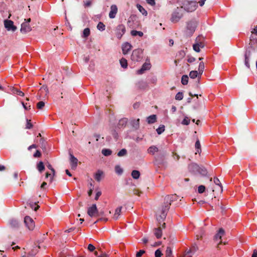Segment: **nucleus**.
I'll return each instance as SVG.
<instances>
[{
	"instance_id": "1",
	"label": "nucleus",
	"mask_w": 257,
	"mask_h": 257,
	"mask_svg": "<svg viewBox=\"0 0 257 257\" xmlns=\"http://www.w3.org/2000/svg\"><path fill=\"white\" fill-rule=\"evenodd\" d=\"M177 196L176 194L166 196L164 199V204L162 205V219L166 218L168 211L169 210L171 203L176 200Z\"/></svg>"
},
{
	"instance_id": "2",
	"label": "nucleus",
	"mask_w": 257,
	"mask_h": 257,
	"mask_svg": "<svg viewBox=\"0 0 257 257\" xmlns=\"http://www.w3.org/2000/svg\"><path fill=\"white\" fill-rule=\"evenodd\" d=\"M188 170L193 175L200 174L202 176L206 175L207 172L204 167H200L196 163H191L188 165Z\"/></svg>"
},
{
	"instance_id": "3",
	"label": "nucleus",
	"mask_w": 257,
	"mask_h": 257,
	"mask_svg": "<svg viewBox=\"0 0 257 257\" xmlns=\"http://www.w3.org/2000/svg\"><path fill=\"white\" fill-rule=\"evenodd\" d=\"M198 25V22L195 20H191L187 24L186 33L189 35L192 36L195 31Z\"/></svg>"
},
{
	"instance_id": "4",
	"label": "nucleus",
	"mask_w": 257,
	"mask_h": 257,
	"mask_svg": "<svg viewBox=\"0 0 257 257\" xmlns=\"http://www.w3.org/2000/svg\"><path fill=\"white\" fill-rule=\"evenodd\" d=\"M143 57V50L141 49H135L133 51L131 59L134 62L140 61Z\"/></svg>"
},
{
	"instance_id": "5",
	"label": "nucleus",
	"mask_w": 257,
	"mask_h": 257,
	"mask_svg": "<svg viewBox=\"0 0 257 257\" xmlns=\"http://www.w3.org/2000/svg\"><path fill=\"white\" fill-rule=\"evenodd\" d=\"M183 17V14L181 9L177 8L172 13L171 21L173 23H177L180 21Z\"/></svg>"
},
{
	"instance_id": "6",
	"label": "nucleus",
	"mask_w": 257,
	"mask_h": 257,
	"mask_svg": "<svg viewBox=\"0 0 257 257\" xmlns=\"http://www.w3.org/2000/svg\"><path fill=\"white\" fill-rule=\"evenodd\" d=\"M203 38L202 36H198L195 40V43L193 44V48L194 51L199 52L200 51V48H202L204 47V44L202 42Z\"/></svg>"
},
{
	"instance_id": "7",
	"label": "nucleus",
	"mask_w": 257,
	"mask_h": 257,
	"mask_svg": "<svg viewBox=\"0 0 257 257\" xmlns=\"http://www.w3.org/2000/svg\"><path fill=\"white\" fill-rule=\"evenodd\" d=\"M125 27L122 24L118 25L115 29V34L118 39H120L125 33Z\"/></svg>"
},
{
	"instance_id": "8",
	"label": "nucleus",
	"mask_w": 257,
	"mask_h": 257,
	"mask_svg": "<svg viewBox=\"0 0 257 257\" xmlns=\"http://www.w3.org/2000/svg\"><path fill=\"white\" fill-rule=\"evenodd\" d=\"M25 22L21 25V31L22 33H26L31 30V28L29 24V23L31 22V19H25Z\"/></svg>"
},
{
	"instance_id": "9",
	"label": "nucleus",
	"mask_w": 257,
	"mask_h": 257,
	"mask_svg": "<svg viewBox=\"0 0 257 257\" xmlns=\"http://www.w3.org/2000/svg\"><path fill=\"white\" fill-rule=\"evenodd\" d=\"M87 213L90 217L98 216V212L96 204H93L87 209Z\"/></svg>"
},
{
	"instance_id": "10",
	"label": "nucleus",
	"mask_w": 257,
	"mask_h": 257,
	"mask_svg": "<svg viewBox=\"0 0 257 257\" xmlns=\"http://www.w3.org/2000/svg\"><path fill=\"white\" fill-rule=\"evenodd\" d=\"M24 222L27 227L30 230H33L35 226V222L33 219L29 216H26L24 219Z\"/></svg>"
},
{
	"instance_id": "11",
	"label": "nucleus",
	"mask_w": 257,
	"mask_h": 257,
	"mask_svg": "<svg viewBox=\"0 0 257 257\" xmlns=\"http://www.w3.org/2000/svg\"><path fill=\"white\" fill-rule=\"evenodd\" d=\"M4 25L8 31L15 32L17 30V27L14 25V22L11 20H5Z\"/></svg>"
},
{
	"instance_id": "12",
	"label": "nucleus",
	"mask_w": 257,
	"mask_h": 257,
	"mask_svg": "<svg viewBox=\"0 0 257 257\" xmlns=\"http://www.w3.org/2000/svg\"><path fill=\"white\" fill-rule=\"evenodd\" d=\"M49 90L47 86L43 85L41 87L38 91V95L39 96V99H40L42 98H44L47 96Z\"/></svg>"
},
{
	"instance_id": "13",
	"label": "nucleus",
	"mask_w": 257,
	"mask_h": 257,
	"mask_svg": "<svg viewBox=\"0 0 257 257\" xmlns=\"http://www.w3.org/2000/svg\"><path fill=\"white\" fill-rule=\"evenodd\" d=\"M198 249L197 245L196 244H193L189 250L185 252L184 257H191Z\"/></svg>"
},
{
	"instance_id": "14",
	"label": "nucleus",
	"mask_w": 257,
	"mask_h": 257,
	"mask_svg": "<svg viewBox=\"0 0 257 257\" xmlns=\"http://www.w3.org/2000/svg\"><path fill=\"white\" fill-rule=\"evenodd\" d=\"M151 68V64L149 62H145L142 66V68L138 70L137 72L138 74H142L145 71L149 70Z\"/></svg>"
},
{
	"instance_id": "15",
	"label": "nucleus",
	"mask_w": 257,
	"mask_h": 257,
	"mask_svg": "<svg viewBox=\"0 0 257 257\" xmlns=\"http://www.w3.org/2000/svg\"><path fill=\"white\" fill-rule=\"evenodd\" d=\"M132 48V46L130 43L128 42L123 43L121 47L122 53L124 55L127 54L128 52L131 50Z\"/></svg>"
},
{
	"instance_id": "16",
	"label": "nucleus",
	"mask_w": 257,
	"mask_h": 257,
	"mask_svg": "<svg viewBox=\"0 0 257 257\" xmlns=\"http://www.w3.org/2000/svg\"><path fill=\"white\" fill-rule=\"evenodd\" d=\"M70 165L72 169L75 170L77 166L78 159L75 158L72 154H70Z\"/></svg>"
},
{
	"instance_id": "17",
	"label": "nucleus",
	"mask_w": 257,
	"mask_h": 257,
	"mask_svg": "<svg viewBox=\"0 0 257 257\" xmlns=\"http://www.w3.org/2000/svg\"><path fill=\"white\" fill-rule=\"evenodd\" d=\"M117 13V8L116 5H112L110 7V11L109 13V17L110 19L114 18Z\"/></svg>"
},
{
	"instance_id": "18",
	"label": "nucleus",
	"mask_w": 257,
	"mask_h": 257,
	"mask_svg": "<svg viewBox=\"0 0 257 257\" xmlns=\"http://www.w3.org/2000/svg\"><path fill=\"white\" fill-rule=\"evenodd\" d=\"M225 234V231L224 229L222 228H220L218 231V232L215 234L214 236V239L216 240H221V237Z\"/></svg>"
},
{
	"instance_id": "19",
	"label": "nucleus",
	"mask_w": 257,
	"mask_h": 257,
	"mask_svg": "<svg viewBox=\"0 0 257 257\" xmlns=\"http://www.w3.org/2000/svg\"><path fill=\"white\" fill-rule=\"evenodd\" d=\"M127 122V119L126 118H123L120 119L119 120V122L117 124L118 128H121L124 127L126 125Z\"/></svg>"
},
{
	"instance_id": "20",
	"label": "nucleus",
	"mask_w": 257,
	"mask_h": 257,
	"mask_svg": "<svg viewBox=\"0 0 257 257\" xmlns=\"http://www.w3.org/2000/svg\"><path fill=\"white\" fill-rule=\"evenodd\" d=\"M154 165L156 171L159 172L161 166V162L159 159L155 158V160L154 162Z\"/></svg>"
},
{
	"instance_id": "21",
	"label": "nucleus",
	"mask_w": 257,
	"mask_h": 257,
	"mask_svg": "<svg viewBox=\"0 0 257 257\" xmlns=\"http://www.w3.org/2000/svg\"><path fill=\"white\" fill-rule=\"evenodd\" d=\"M121 209L122 207H119L115 209V213L113 216V218L114 219L116 220L118 219L119 216L120 214Z\"/></svg>"
},
{
	"instance_id": "22",
	"label": "nucleus",
	"mask_w": 257,
	"mask_h": 257,
	"mask_svg": "<svg viewBox=\"0 0 257 257\" xmlns=\"http://www.w3.org/2000/svg\"><path fill=\"white\" fill-rule=\"evenodd\" d=\"M158 148L154 146L150 147L148 150V153L152 155H154L155 153L158 152Z\"/></svg>"
},
{
	"instance_id": "23",
	"label": "nucleus",
	"mask_w": 257,
	"mask_h": 257,
	"mask_svg": "<svg viewBox=\"0 0 257 257\" xmlns=\"http://www.w3.org/2000/svg\"><path fill=\"white\" fill-rule=\"evenodd\" d=\"M103 174V173L102 171H101L100 170L97 171L94 176L95 179L96 181L99 182L101 179V177L102 176Z\"/></svg>"
},
{
	"instance_id": "24",
	"label": "nucleus",
	"mask_w": 257,
	"mask_h": 257,
	"mask_svg": "<svg viewBox=\"0 0 257 257\" xmlns=\"http://www.w3.org/2000/svg\"><path fill=\"white\" fill-rule=\"evenodd\" d=\"M189 5L191 6V8H187V10L188 11L192 12V11H195L196 9L197 3L196 2H192L189 4Z\"/></svg>"
},
{
	"instance_id": "25",
	"label": "nucleus",
	"mask_w": 257,
	"mask_h": 257,
	"mask_svg": "<svg viewBox=\"0 0 257 257\" xmlns=\"http://www.w3.org/2000/svg\"><path fill=\"white\" fill-rule=\"evenodd\" d=\"M249 55H250V52H248V53L246 52L245 53V61H244V63H245V66L247 68H248L250 67L249 63Z\"/></svg>"
},
{
	"instance_id": "26",
	"label": "nucleus",
	"mask_w": 257,
	"mask_h": 257,
	"mask_svg": "<svg viewBox=\"0 0 257 257\" xmlns=\"http://www.w3.org/2000/svg\"><path fill=\"white\" fill-rule=\"evenodd\" d=\"M156 120V115L155 114L151 115L148 117L147 121L148 123H153Z\"/></svg>"
},
{
	"instance_id": "27",
	"label": "nucleus",
	"mask_w": 257,
	"mask_h": 257,
	"mask_svg": "<svg viewBox=\"0 0 257 257\" xmlns=\"http://www.w3.org/2000/svg\"><path fill=\"white\" fill-rule=\"evenodd\" d=\"M132 176L135 179H138L140 176V173L139 171L133 170L132 172Z\"/></svg>"
},
{
	"instance_id": "28",
	"label": "nucleus",
	"mask_w": 257,
	"mask_h": 257,
	"mask_svg": "<svg viewBox=\"0 0 257 257\" xmlns=\"http://www.w3.org/2000/svg\"><path fill=\"white\" fill-rule=\"evenodd\" d=\"M131 34L133 36H139L140 37H142L144 35L143 33L141 31H138L136 30H132L131 32Z\"/></svg>"
},
{
	"instance_id": "29",
	"label": "nucleus",
	"mask_w": 257,
	"mask_h": 257,
	"mask_svg": "<svg viewBox=\"0 0 257 257\" xmlns=\"http://www.w3.org/2000/svg\"><path fill=\"white\" fill-rule=\"evenodd\" d=\"M137 7L143 15L146 16L147 15V11L142 6L140 5H137Z\"/></svg>"
},
{
	"instance_id": "30",
	"label": "nucleus",
	"mask_w": 257,
	"mask_h": 257,
	"mask_svg": "<svg viewBox=\"0 0 257 257\" xmlns=\"http://www.w3.org/2000/svg\"><path fill=\"white\" fill-rule=\"evenodd\" d=\"M188 77L186 75H184L181 78V83L183 85H187L188 82Z\"/></svg>"
},
{
	"instance_id": "31",
	"label": "nucleus",
	"mask_w": 257,
	"mask_h": 257,
	"mask_svg": "<svg viewBox=\"0 0 257 257\" xmlns=\"http://www.w3.org/2000/svg\"><path fill=\"white\" fill-rule=\"evenodd\" d=\"M37 168L40 172H42L43 171H44L45 169V166L44 165L43 163L42 162H40L37 164Z\"/></svg>"
},
{
	"instance_id": "32",
	"label": "nucleus",
	"mask_w": 257,
	"mask_h": 257,
	"mask_svg": "<svg viewBox=\"0 0 257 257\" xmlns=\"http://www.w3.org/2000/svg\"><path fill=\"white\" fill-rule=\"evenodd\" d=\"M120 64L121 66L122 67L124 68H127V60L122 58H121L120 60Z\"/></svg>"
},
{
	"instance_id": "33",
	"label": "nucleus",
	"mask_w": 257,
	"mask_h": 257,
	"mask_svg": "<svg viewBox=\"0 0 257 257\" xmlns=\"http://www.w3.org/2000/svg\"><path fill=\"white\" fill-rule=\"evenodd\" d=\"M195 148L197 152L196 154H197V153H200L201 152V145L198 140H197L195 143Z\"/></svg>"
},
{
	"instance_id": "34",
	"label": "nucleus",
	"mask_w": 257,
	"mask_h": 257,
	"mask_svg": "<svg viewBox=\"0 0 257 257\" xmlns=\"http://www.w3.org/2000/svg\"><path fill=\"white\" fill-rule=\"evenodd\" d=\"M47 167L48 169H49L52 171V173L53 174V176L51 177V178H50V182H52L53 180V177L55 176V170L53 169V168L50 164H49L48 165H47Z\"/></svg>"
},
{
	"instance_id": "35",
	"label": "nucleus",
	"mask_w": 257,
	"mask_h": 257,
	"mask_svg": "<svg viewBox=\"0 0 257 257\" xmlns=\"http://www.w3.org/2000/svg\"><path fill=\"white\" fill-rule=\"evenodd\" d=\"M111 153V151L109 149H104L102 150V154L105 156L110 155Z\"/></svg>"
},
{
	"instance_id": "36",
	"label": "nucleus",
	"mask_w": 257,
	"mask_h": 257,
	"mask_svg": "<svg viewBox=\"0 0 257 257\" xmlns=\"http://www.w3.org/2000/svg\"><path fill=\"white\" fill-rule=\"evenodd\" d=\"M198 74L197 71H191L189 73V76L191 78L194 79L197 77Z\"/></svg>"
},
{
	"instance_id": "37",
	"label": "nucleus",
	"mask_w": 257,
	"mask_h": 257,
	"mask_svg": "<svg viewBox=\"0 0 257 257\" xmlns=\"http://www.w3.org/2000/svg\"><path fill=\"white\" fill-rule=\"evenodd\" d=\"M204 69V64L203 62H201L199 63V67H198L199 73L200 74V75H201L202 73H203Z\"/></svg>"
},
{
	"instance_id": "38",
	"label": "nucleus",
	"mask_w": 257,
	"mask_h": 257,
	"mask_svg": "<svg viewBox=\"0 0 257 257\" xmlns=\"http://www.w3.org/2000/svg\"><path fill=\"white\" fill-rule=\"evenodd\" d=\"M166 257H173L172 256V250L170 247L167 248L166 251Z\"/></svg>"
},
{
	"instance_id": "39",
	"label": "nucleus",
	"mask_w": 257,
	"mask_h": 257,
	"mask_svg": "<svg viewBox=\"0 0 257 257\" xmlns=\"http://www.w3.org/2000/svg\"><path fill=\"white\" fill-rule=\"evenodd\" d=\"M97 28L101 31H103L105 30V26L103 24V23L102 22H99L97 26Z\"/></svg>"
},
{
	"instance_id": "40",
	"label": "nucleus",
	"mask_w": 257,
	"mask_h": 257,
	"mask_svg": "<svg viewBox=\"0 0 257 257\" xmlns=\"http://www.w3.org/2000/svg\"><path fill=\"white\" fill-rule=\"evenodd\" d=\"M90 35V30L89 28H85L83 32L82 37L84 38L87 37Z\"/></svg>"
},
{
	"instance_id": "41",
	"label": "nucleus",
	"mask_w": 257,
	"mask_h": 257,
	"mask_svg": "<svg viewBox=\"0 0 257 257\" xmlns=\"http://www.w3.org/2000/svg\"><path fill=\"white\" fill-rule=\"evenodd\" d=\"M154 234L158 238H159L161 237V229L160 227L155 229Z\"/></svg>"
},
{
	"instance_id": "42",
	"label": "nucleus",
	"mask_w": 257,
	"mask_h": 257,
	"mask_svg": "<svg viewBox=\"0 0 257 257\" xmlns=\"http://www.w3.org/2000/svg\"><path fill=\"white\" fill-rule=\"evenodd\" d=\"M115 171L117 174L120 175L122 173L123 170L119 165H117L115 167Z\"/></svg>"
},
{
	"instance_id": "43",
	"label": "nucleus",
	"mask_w": 257,
	"mask_h": 257,
	"mask_svg": "<svg viewBox=\"0 0 257 257\" xmlns=\"http://www.w3.org/2000/svg\"><path fill=\"white\" fill-rule=\"evenodd\" d=\"M126 150L125 149H122L117 153V156L118 157H122L126 155Z\"/></svg>"
},
{
	"instance_id": "44",
	"label": "nucleus",
	"mask_w": 257,
	"mask_h": 257,
	"mask_svg": "<svg viewBox=\"0 0 257 257\" xmlns=\"http://www.w3.org/2000/svg\"><path fill=\"white\" fill-rule=\"evenodd\" d=\"M13 92L14 94H16L17 95H20L22 96H24L25 95L24 92H23L22 91H21L17 89H13Z\"/></svg>"
},
{
	"instance_id": "45",
	"label": "nucleus",
	"mask_w": 257,
	"mask_h": 257,
	"mask_svg": "<svg viewBox=\"0 0 257 257\" xmlns=\"http://www.w3.org/2000/svg\"><path fill=\"white\" fill-rule=\"evenodd\" d=\"M183 98V94L182 92H178L176 96H175V99L176 100H181Z\"/></svg>"
},
{
	"instance_id": "46",
	"label": "nucleus",
	"mask_w": 257,
	"mask_h": 257,
	"mask_svg": "<svg viewBox=\"0 0 257 257\" xmlns=\"http://www.w3.org/2000/svg\"><path fill=\"white\" fill-rule=\"evenodd\" d=\"M139 121L140 119L138 118L136 120H134L132 122V125L133 127H134L136 128H138L139 126Z\"/></svg>"
},
{
	"instance_id": "47",
	"label": "nucleus",
	"mask_w": 257,
	"mask_h": 257,
	"mask_svg": "<svg viewBox=\"0 0 257 257\" xmlns=\"http://www.w3.org/2000/svg\"><path fill=\"white\" fill-rule=\"evenodd\" d=\"M45 106V103L43 101H39L37 104V107L38 109H42L44 106Z\"/></svg>"
},
{
	"instance_id": "48",
	"label": "nucleus",
	"mask_w": 257,
	"mask_h": 257,
	"mask_svg": "<svg viewBox=\"0 0 257 257\" xmlns=\"http://www.w3.org/2000/svg\"><path fill=\"white\" fill-rule=\"evenodd\" d=\"M190 123V119L188 117H185L182 121V123L184 125H188Z\"/></svg>"
},
{
	"instance_id": "49",
	"label": "nucleus",
	"mask_w": 257,
	"mask_h": 257,
	"mask_svg": "<svg viewBox=\"0 0 257 257\" xmlns=\"http://www.w3.org/2000/svg\"><path fill=\"white\" fill-rule=\"evenodd\" d=\"M205 190V187L203 185H200L198 187V191L199 193H203Z\"/></svg>"
},
{
	"instance_id": "50",
	"label": "nucleus",
	"mask_w": 257,
	"mask_h": 257,
	"mask_svg": "<svg viewBox=\"0 0 257 257\" xmlns=\"http://www.w3.org/2000/svg\"><path fill=\"white\" fill-rule=\"evenodd\" d=\"M10 224L12 227H17L18 226V222L17 220H12L10 222Z\"/></svg>"
},
{
	"instance_id": "51",
	"label": "nucleus",
	"mask_w": 257,
	"mask_h": 257,
	"mask_svg": "<svg viewBox=\"0 0 257 257\" xmlns=\"http://www.w3.org/2000/svg\"><path fill=\"white\" fill-rule=\"evenodd\" d=\"M214 182L216 185H218L221 188H222L221 183H220L219 180L217 178H214Z\"/></svg>"
},
{
	"instance_id": "52",
	"label": "nucleus",
	"mask_w": 257,
	"mask_h": 257,
	"mask_svg": "<svg viewBox=\"0 0 257 257\" xmlns=\"http://www.w3.org/2000/svg\"><path fill=\"white\" fill-rule=\"evenodd\" d=\"M134 194L138 196H140L142 192L140 191L138 189H134L133 190Z\"/></svg>"
},
{
	"instance_id": "53",
	"label": "nucleus",
	"mask_w": 257,
	"mask_h": 257,
	"mask_svg": "<svg viewBox=\"0 0 257 257\" xmlns=\"http://www.w3.org/2000/svg\"><path fill=\"white\" fill-rule=\"evenodd\" d=\"M32 127H33V124L31 122V120L27 119V122L26 128L27 129H30Z\"/></svg>"
},
{
	"instance_id": "54",
	"label": "nucleus",
	"mask_w": 257,
	"mask_h": 257,
	"mask_svg": "<svg viewBox=\"0 0 257 257\" xmlns=\"http://www.w3.org/2000/svg\"><path fill=\"white\" fill-rule=\"evenodd\" d=\"M22 104L26 110H29L30 109V105L28 104V103H25L24 102H22Z\"/></svg>"
},
{
	"instance_id": "55",
	"label": "nucleus",
	"mask_w": 257,
	"mask_h": 257,
	"mask_svg": "<svg viewBox=\"0 0 257 257\" xmlns=\"http://www.w3.org/2000/svg\"><path fill=\"white\" fill-rule=\"evenodd\" d=\"M145 251L144 250H140L137 253L136 257H141L145 253Z\"/></svg>"
},
{
	"instance_id": "56",
	"label": "nucleus",
	"mask_w": 257,
	"mask_h": 257,
	"mask_svg": "<svg viewBox=\"0 0 257 257\" xmlns=\"http://www.w3.org/2000/svg\"><path fill=\"white\" fill-rule=\"evenodd\" d=\"M33 156L35 158L40 157L41 156V152L37 150L36 153L34 154Z\"/></svg>"
},
{
	"instance_id": "57",
	"label": "nucleus",
	"mask_w": 257,
	"mask_h": 257,
	"mask_svg": "<svg viewBox=\"0 0 257 257\" xmlns=\"http://www.w3.org/2000/svg\"><path fill=\"white\" fill-rule=\"evenodd\" d=\"M95 247L94 245H93L92 244H89L88 246V249L90 251H94V250L95 249Z\"/></svg>"
},
{
	"instance_id": "58",
	"label": "nucleus",
	"mask_w": 257,
	"mask_h": 257,
	"mask_svg": "<svg viewBox=\"0 0 257 257\" xmlns=\"http://www.w3.org/2000/svg\"><path fill=\"white\" fill-rule=\"evenodd\" d=\"M147 3L151 6H155V0H146Z\"/></svg>"
},
{
	"instance_id": "59",
	"label": "nucleus",
	"mask_w": 257,
	"mask_h": 257,
	"mask_svg": "<svg viewBox=\"0 0 257 257\" xmlns=\"http://www.w3.org/2000/svg\"><path fill=\"white\" fill-rule=\"evenodd\" d=\"M155 257H161V249L160 248L155 251Z\"/></svg>"
},
{
	"instance_id": "60",
	"label": "nucleus",
	"mask_w": 257,
	"mask_h": 257,
	"mask_svg": "<svg viewBox=\"0 0 257 257\" xmlns=\"http://www.w3.org/2000/svg\"><path fill=\"white\" fill-rule=\"evenodd\" d=\"M195 61V58L193 57H190L187 59V62L189 63H192Z\"/></svg>"
},
{
	"instance_id": "61",
	"label": "nucleus",
	"mask_w": 257,
	"mask_h": 257,
	"mask_svg": "<svg viewBox=\"0 0 257 257\" xmlns=\"http://www.w3.org/2000/svg\"><path fill=\"white\" fill-rule=\"evenodd\" d=\"M203 234V231L202 230H201L200 234L196 235V239L197 240H199V239H200L202 237Z\"/></svg>"
},
{
	"instance_id": "62",
	"label": "nucleus",
	"mask_w": 257,
	"mask_h": 257,
	"mask_svg": "<svg viewBox=\"0 0 257 257\" xmlns=\"http://www.w3.org/2000/svg\"><path fill=\"white\" fill-rule=\"evenodd\" d=\"M101 192H100V191L97 192L96 194L95 199L97 200L99 198V197H100V196L101 195Z\"/></svg>"
},
{
	"instance_id": "63",
	"label": "nucleus",
	"mask_w": 257,
	"mask_h": 257,
	"mask_svg": "<svg viewBox=\"0 0 257 257\" xmlns=\"http://www.w3.org/2000/svg\"><path fill=\"white\" fill-rule=\"evenodd\" d=\"M251 257H257V250L254 249L253 250Z\"/></svg>"
},
{
	"instance_id": "64",
	"label": "nucleus",
	"mask_w": 257,
	"mask_h": 257,
	"mask_svg": "<svg viewBox=\"0 0 257 257\" xmlns=\"http://www.w3.org/2000/svg\"><path fill=\"white\" fill-rule=\"evenodd\" d=\"M251 33L257 35V26L254 27Z\"/></svg>"
}]
</instances>
